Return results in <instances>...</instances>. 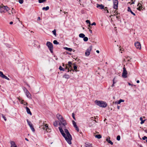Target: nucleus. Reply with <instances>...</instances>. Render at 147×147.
<instances>
[{
	"instance_id": "f8f14e48",
	"label": "nucleus",
	"mask_w": 147,
	"mask_h": 147,
	"mask_svg": "<svg viewBox=\"0 0 147 147\" xmlns=\"http://www.w3.org/2000/svg\"><path fill=\"white\" fill-rule=\"evenodd\" d=\"M135 46L137 49H140L141 48V45L140 43L138 42H136L134 44Z\"/></svg>"
},
{
	"instance_id": "2f4dec72",
	"label": "nucleus",
	"mask_w": 147,
	"mask_h": 147,
	"mask_svg": "<svg viewBox=\"0 0 147 147\" xmlns=\"http://www.w3.org/2000/svg\"><path fill=\"white\" fill-rule=\"evenodd\" d=\"M143 8V7L142 6V5H140L138 8H137V9L139 10L140 11L141 9H142V8Z\"/></svg>"
},
{
	"instance_id": "412c9836",
	"label": "nucleus",
	"mask_w": 147,
	"mask_h": 147,
	"mask_svg": "<svg viewBox=\"0 0 147 147\" xmlns=\"http://www.w3.org/2000/svg\"><path fill=\"white\" fill-rule=\"evenodd\" d=\"M85 147H93L92 144H91L90 143H85Z\"/></svg>"
},
{
	"instance_id": "052dcab7",
	"label": "nucleus",
	"mask_w": 147,
	"mask_h": 147,
	"mask_svg": "<svg viewBox=\"0 0 147 147\" xmlns=\"http://www.w3.org/2000/svg\"><path fill=\"white\" fill-rule=\"evenodd\" d=\"M120 106H119L118 105H117V108L118 109H120Z\"/></svg>"
},
{
	"instance_id": "1a4fd4ad",
	"label": "nucleus",
	"mask_w": 147,
	"mask_h": 147,
	"mask_svg": "<svg viewBox=\"0 0 147 147\" xmlns=\"http://www.w3.org/2000/svg\"><path fill=\"white\" fill-rule=\"evenodd\" d=\"M127 72L126 68L124 67H123V72L122 73V76L123 78H127Z\"/></svg>"
},
{
	"instance_id": "4c0bfd02",
	"label": "nucleus",
	"mask_w": 147,
	"mask_h": 147,
	"mask_svg": "<svg viewBox=\"0 0 147 147\" xmlns=\"http://www.w3.org/2000/svg\"><path fill=\"white\" fill-rule=\"evenodd\" d=\"M117 140L119 141L120 140V136L119 135H118L117 137Z\"/></svg>"
},
{
	"instance_id": "39448f33",
	"label": "nucleus",
	"mask_w": 147,
	"mask_h": 147,
	"mask_svg": "<svg viewBox=\"0 0 147 147\" xmlns=\"http://www.w3.org/2000/svg\"><path fill=\"white\" fill-rule=\"evenodd\" d=\"M9 9L7 6H0V12L1 13L5 12V10L6 11H8Z\"/></svg>"
},
{
	"instance_id": "423d86ee",
	"label": "nucleus",
	"mask_w": 147,
	"mask_h": 147,
	"mask_svg": "<svg viewBox=\"0 0 147 147\" xmlns=\"http://www.w3.org/2000/svg\"><path fill=\"white\" fill-rule=\"evenodd\" d=\"M40 128L44 130L45 131H47V132H48V130L50 129L47 124H46L45 125H41L40 127Z\"/></svg>"
},
{
	"instance_id": "37998d69",
	"label": "nucleus",
	"mask_w": 147,
	"mask_h": 147,
	"mask_svg": "<svg viewBox=\"0 0 147 147\" xmlns=\"http://www.w3.org/2000/svg\"><path fill=\"white\" fill-rule=\"evenodd\" d=\"M116 18L118 20H119L121 19V17L120 16H117Z\"/></svg>"
},
{
	"instance_id": "393cba45",
	"label": "nucleus",
	"mask_w": 147,
	"mask_h": 147,
	"mask_svg": "<svg viewBox=\"0 0 147 147\" xmlns=\"http://www.w3.org/2000/svg\"><path fill=\"white\" fill-rule=\"evenodd\" d=\"M140 120L141 121L140 124H142L144 123L145 121L146 120V119H145L144 120H143L142 118V117H141L140 118Z\"/></svg>"
},
{
	"instance_id": "6ab92c4d",
	"label": "nucleus",
	"mask_w": 147,
	"mask_h": 147,
	"mask_svg": "<svg viewBox=\"0 0 147 147\" xmlns=\"http://www.w3.org/2000/svg\"><path fill=\"white\" fill-rule=\"evenodd\" d=\"M64 48V49L70 52L72 51H73L74 52L75 51L74 50H73V49L71 48L65 47Z\"/></svg>"
},
{
	"instance_id": "de8ad7c7",
	"label": "nucleus",
	"mask_w": 147,
	"mask_h": 147,
	"mask_svg": "<svg viewBox=\"0 0 147 147\" xmlns=\"http://www.w3.org/2000/svg\"><path fill=\"white\" fill-rule=\"evenodd\" d=\"M142 139L143 140H145L146 139V136H144L142 137Z\"/></svg>"
},
{
	"instance_id": "864d4df0",
	"label": "nucleus",
	"mask_w": 147,
	"mask_h": 147,
	"mask_svg": "<svg viewBox=\"0 0 147 147\" xmlns=\"http://www.w3.org/2000/svg\"><path fill=\"white\" fill-rule=\"evenodd\" d=\"M88 27H89L88 28V29H91L92 28V26H91V25H90V26H88Z\"/></svg>"
},
{
	"instance_id": "8fccbe9b",
	"label": "nucleus",
	"mask_w": 147,
	"mask_h": 147,
	"mask_svg": "<svg viewBox=\"0 0 147 147\" xmlns=\"http://www.w3.org/2000/svg\"><path fill=\"white\" fill-rule=\"evenodd\" d=\"M11 12L12 14H13V13H16V12H15L14 10L13 11V10H11Z\"/></svg>"
},
{
	"instance_id": "a878e982",
	"label": "nucleus",
	"mask_w": 147,
	"mask_h": 147,
	"mask_svg": "<svg viewBox=\"0 0 147 147\" xmlns=\"http://www.w3.org/2000/svg\"><path fill=\"white\" fill-rule=\"evenodd\" d=\"M79 36L80 38H84L85 36V35L83 33H81L79 34Z\"/></svg>"
},
{
	"instance_id": "a211bd4d",
	"label": "nucleus",
	"mask_w": 147,
	"mask_h": 147,
	"mask_svg": "<svg viewBox=\"0 0 147 147\" xmlns=\"http://www.w3.org/2000/svg\"><path fill=\"white\" fill-rule=\"evenodd\" d=\"M127 11L129 12H130L134 16H136V14L131 10L130 8L129 7H128L127 8Z\"/></svg>"
},
{
	"instance_id": "69168bd1",
	"label": "nucleus",
	"mask_w": 147,
	"mask_h": 147,
	"mask_svg": "<svg viewBox=\"0 0 147 147\" xmlns=\"http://www.w3.org/2000/svg\"><path fill=\"white\" fill-rule=\"evenodd\" d=\"M25 140H26V141H29L28 140L27 138H25Z\"/></svg>"
},
{
	"instance_id": "7ed1b4c3",
	"label": "nucleus",
	"mask_w": 147,
	"mask_h": 147,
	"mask_svg": "<svg viewBox=\"0 0 147 147\" xmlns=\"http://www.w3.org/2000/svg\"><path fill=\"white\" fill-rule=\"evenodd\" d=\"M57 117L60 121V123L64 126V127L65 128V126L67 125V123L66 121L64 120L63 117L62 115L59 114H57Z\"/></svg>"
},
{
	"instance_id": "338daca9",
	"label": "nucleus",
	"mask_w": 147,
	"mask_h": 147,
	"mask_svg": "<svg viewBox=\"0 0 147 147\" xmlns=\"http://www.w3.org/2000/svg\"><path fill=\"white\" fill-rule=\"evenodd\" d=\"M144 131L146 133H147V129H145L144 130Z\"/></svg>"
},
{
	"instance_id": "4d7b16f0",
	"label": "nucleus",
	"mask_w": 147,
	"mask_h": 147,
	"mask_svg": "<svg viewBox=\"0 0 147 147\" xmlns=\"http://www.w3.org/2000/svg\"><path fill=\"white\" fill-rule=\"evenodd\" d=\"M139 5H141V3H138V4L137 5V6H139Z\"/></svg>"
},
{
	"instance_id": "f03ea898",
	"label": "nucleus",
	"mask_w": 147,
	"mask_h": 147,
	"mask_svg": "<svg viewBox=\"0 0 147 147\" xmlns=\"http://www.w3.org/2000/svg\"><path fill=\"white\" fill-rule=\"evenodd\" d=\"M94 102L96 105L101 107L105 108L107 106V102L102 100H96Z\"/></svg>"
},
{
	"instance_id": "ddd939ff",
	"label": "nucleus",
	"mask_w": 147,
	"mask_h": 147,
	"mask_svg": "<svg viewBox=\"0 0 147 147\" xmlns=\"http://www.w3.org/2000/svg\"><path fill=\"white\" fill-rule=\"evenodd\" d=\"M59 129L62 136L64 138H65V137L66 136V135L64 133L63 130L62 129L61 127H59Z\"/></svg>"
},
{
	"instance_id": "680f3d73",
	"label": "nucleus",
	"mask_w": 147,
	"mask_h": 147,
	"mask_svg": "<svg viewBox=\"0 0 147 147\" xmlns=\"http://www.w3.org/2000/svg\"><path fill=\"white\" fill-rule=\"evenodd\" d=\"M93 119H94V118L93 117H92L90 118V119H91V120H92L93 121H94Z\"/></svg>"
},
{
	"instance_id": "c9c22d12",
	"label": "nucleus",
	"mask_w": 147,
	"mask_h": 147,
	"mask_svg": "<svg viewBox=\"0 0 147 147\" xmlns=\"http://www.w3.org/2000/svg\"><path fill=\"white\" fill-rule=\"evenodd\" d=\"M52 33L55 36H56V31L55 29H54L52 31Z\"/></svg>"
},
{
	"instance_id": "79ce46f5",
	"label": "nucleus",
	"mask_w": 147,
	"mask_h": 147,
	"mask_svg": "<svg viewBox=\"0 0 147 147\" xmlns=\"http://www.w3.org/2000/svg\"><path fill=\"white\" fill-rule=\"evenodd\" d=\"M1 115H2V117L4 119V120L5 121H6L7 120L6 117L5 116H4V115L3 114H2Z\"/></svg>"
},
{
	"instance_id": "aec40b11",
	"label": "nucleus",
	"mask_w": 147,
	"mask_h": 147,
	"mask_svg": "<svg viewBox=\"0 0 147 147\" xmlns=\"http://www.w3.org/2000/svg\"><path fill=\"white\" fill-rule=\"evenodd\" d=\"M110 138H107L106 140L109 143L112 145L113 144V143L110 140Z\"/></svg>"
},
{
	"instance_id": "2eb2a0df",
	"label": "nucleus",
	"mask_w": 147,
	"mask_h": 147,
	"mask_svg": "<svg viewBox=\"0 0 147 147\" xmlns=\"http://www.w3.org/2000/svg\"><path fill=\"white\" fill-rule=\"evenodd\" d=\"M28 98H31V95L30 94L29 92L27 90H26V91L25 92Z\"/></svg>"
},
{
	"instance_id": "0eeeda50",
	"label": "nucleus",
	"mask_w": 147,
	"mask_h": 147,
	"mask_svg": "<svg viewBox=\"0 0 147 147\" xmlns=\"http://www.w3.org/2000/svg\"><path fill=\"white\" fill-rule=\"evenodd\" d=\"M113 8L115 9H117L118 5V1L117 0H113Z\"/></svg>"
},
{
	"instance_id": "774afa93",
	"label": "nucleus",
	"mask_w": 147,
	"mask_h": 147,
	"mask_svg": "<svg viewBox=\"0 0 147 147\" xmlns=\"http://www.w3.org/2000/svg\"><path fill=\"white\" fill-rule=\"evenodd\" d=\"M139 146L140 147H143V146H142V145L141 144H140L139 145Z\"/></svg>"
},
{
	"instance_id": "49530a36",
	"label": "nucleus",
	"mask_w": 147,
	"mask_h": 147,
	"mask_svg": "<svg viewBox=\"0 0 147 147\" xmlns=\"http://www.w3.org/2000/svg\"><path fill=\"white\" fill-rule=\"evenodd\" d=\"M72 123L73 125L76 124V122L74 120L72 121Z\"/></svg>"
},
{
	"instance_id": "a19ab883",
	"label": "nucleus",
	"mask_w": 147,
	"mask_h": 147,
	"mask_svg": "<svg viewBox=\"0 0 147 147\" xmlns=\"http://www.w3.org/2000/svg\"><path fill=\"white\" fill-rule=\"evenodd\" d=\"M72 116L74 119L75 120H76V118L75 117V114L74 113H72Z\"/></svg>"
},
{
	"instance_id": "6e6d98bb",
	"label": "nucleus",
	"mask_w": 147,
	"mask_h": 147,
	"mask_svg": "<svg viewBox=\"0 0 147 147\" xmlns=\"http://www.w3.org/2000/svg\"><path fill=\"white\" fill-rule=\"evenodd\" d=\"M89 31L90 33L92 34V30H90V29H89Z\"/></svg>"
},
{
	"instance_id": "c756f323",
	"label": "nucleus",
	"mask_w": 147,
	"mask_h": 147,
	"mask_svg": "<svg viewBox=\"0 0 147 147\" xmlns=\"http://www.w3.org/2000/svg\"><path fill=\"white\" fill-rule=\"evenodd\" d=\"M124 100H123L120 99L118 101H117V104H120L121 102H123Z\"/></svg>"
},
{
	"instance_id": "13d9d810",
	"label": "nucleus",
	"mask_w": 147,
	"mask_h": 147,
	"mask_svg": "<svg viewBox=\"0 0 147 147\" xmlns=\"http://www.w3.org/2000/svg\"><path fill=\"white\" fill-rule=\"evenodd\" d=\"M74 127L76 128V127H78V126H77V125H76V124L75 125H74Z\"/></svg>"
},
{
	"instance_id": "bf43d9fd",
	"label": "nucleus",
	"mask_w": 147,
	"mask_h": 147,
	"mask_svg": "<svg viewBox=\"0 0 147 147\" xmlns=\"http://www.w3.org/2000/svg\"><path fill=\"white\" fill-rule=\"evenodd\" d=\"M27 102H24V105H27Z\"/></svg>"
},
{
	"instance_id": "0e129e2a",
	"label": "nucleus",
	"mask_w": 147,
	"mask_h": 147,
	"mask_svg": "<svg viewBox=\"0 0 147 147\" xmlns=\"http://www.w3.org/2000/svg\"><path fill=\"white\" fill-rule=\"evenodd\" d=\"M96 52L98 53H99L100 52L98 50H96Z\"/></svg>"
},
{
	"instance_id": "9d476101",
	"label": "nucleus",
	"mask_w": 147,
	"mask_h": 147,
	"mask_svg": "<svg viewBox=\"0 0 147 147\" xmlns=\"http://www.w3.org/2000/svg\"><path fill=\"white\" fill-rule=\"evenodd\" d=\"M27 122L28 124L30 127V128L32 131L33 132H34L35 131V130L34 127L32 124L31 123V122L30 121H29V120L28 119H27Z\"/></svg>"
},
{
	"instance_id": "58836bf2",
	"label": "nucleus",
	"mask_w": 147,
	"mask_h": 147,
	"mask_svg": "<svg viewBox=\"0 0 147 147\" xmlns=\"http://www.w3.org/2000/svg\"><path fill=\"white\" fill-rule=\"evenodd\" d=\"M69 67L71 69L70 70H69L71 72L72 71H74V70L72 69V65H69Z\"/></svg>"
},
{
	"instance_id": "09e8293b",
	"label": "nucleus",
	"mask_w": 147,
	"mask_h": 147,
	"mask_svg": "<svg viewBox=\"0 0 147 147\" xmlns=\"http://www.w3.org/2000/svg\"><path fill=\"white\" fill-rule=\"evenodd\" d=\"M75 129L76 130H77L78 132L79 131V129L78 127L76 128Z\"/></svg>"
},
{
	"instance_id": "dca6fc26",
	"label": "nucleus",
	"mask_w": 147,
	"mask_h": 147,
	"mask_svg": "<svg viewBox=\"0 0 147 147\" xmlns=\"http://www.w3.org/2000/svg\"><path fill=\"white\" fill-rule=\"evenodd\" d=\"M27 113L30 115H32V113L30 111V109L27 107H25Z\"/></svg>"
},
{
	"instance_id": "e433bc0d",
	"label": "nucleus",
	"mask_w": 147,
	"mask_h": 147,
	"mask_svg": "<svg viewBox=\"0 0 147 147\" xmlns=\"http://www.w3.org/2000/svg\"><path fill=\"white\" fill-rule=\"evenodd\" d=\"M86 22L87 23H89V25L88 26H90V25H91V24H90V20H87L86 21Z\"/></svg>"
},
{
	"instance_id": "f257e3e1",
	"label": "nucleus",
	"mask_w": 147,
	"mask_h": 147,
	"mask_svg": "<svg viewBox=\"0 0 147 147\" xmlns=\"http://www.w3.org/2000/svg\"><path fill=\"white\" fill-rule=\"evenodd\" d=\"M65 132L67 136L65 137V138L67 142L69 144H71V140H72V137L71 135L67 129H64Z\"/></svg>"
},
{
	"instance_id": "b1692460",
	"label": "nucleus",
	"mask_w": 147,
	"mask_h": 147,
	"mask_svg": "<svg viewBox=\"0 0 147 147\" xmlns=\"http://www.w3.org/2000/svg\"><path fill=\"white\" fill-rule=\"evenodd\" d=\"M95 137L98 139H100L102 138V136L100 134L96 135L95 136Z\"/></svg>"
},
{
	"instance_id": "7c9ffc66",
	"label": "nucleus",
	"mask_w": 147,
	"mask_h": 147,
	"mask_svg": "<svg viewBox=\"0 0 147 147\" xmlns=\"http://www.w3.org/2000/svg\"><path fill=\"white\" fill-rule=\"evenodd\" d=\"M59 69L60 71H65V69L64 68H63L61 66H60L59 67Z\"/></svg>"
},
{
	"instance_id": "3c124183",
	"label": "nucleus",
	"mask_w": 147,
	"mask_h": 147,
	"mask_svg": "<svg viewBox=\"0 0 147 147\" xmlns=\"http://www.w3.org/2000/svg\"><path fill=\"white\" fill-rule=\"evenodd\" d=\"M131 1H132V3L131 4H134V3L135 0H131Z\"/></svg>"
},
{
	"instance_id": "f3484780",
	"label": "nucleus",
	"mask_w": 147,
	"mask_h": 147,
	"mask_svg": "<svg viewBox=\"0 0 147 147\" xmlns=\"http://www.w3.org/2000/svg\"><path fill=\"white\" fill-rule=\"evenodd\" d=\"M73 65H74L73 67L74 71V70L75 71L77 72L78 71L77 70V65H76L75 63H74L73 64Z\"/></svg>"
},
{
	"instance_id": "ea45409f",
	"label": "nucleus",
	"mask_w": 147,
	"mask_h": 147,
	"mask_svg": "<svg viewBox=\"0 0 147 147\" xmlns=\"http://www.w3.org/2000/svg\"><path fill=\"white\" fill-rule=\"evenodd\" d=\"M19 2L20 4H22L23 3L24 0H19Z\"/></svg>"
},
{
	"instance_id": "e2e57ef3",
	"label": "nucleus",
	"mask_w": 147,
	"mask_h": 147,
	"mask_svg": "<svg viewBox=\"0 0 147 147\" xmlns=\"http://www.w3.org/2000/svg\"><path fill=\"white\" fill-rule=\"evenodd\" d=\"M9 24H13V22H10Z\"/></svg>"
},
{
	"instance_id": "5fc2aeb1",
	"label": "nucleus",
	"mask_w": 147,
	"mask_h": 147,
	"mask_svg": "<svg viewBox=\"0 0 147 147\" xmlns=\"http://www.w3.org/2000/svg\"><path fill=\"white\" fill-rule=\"evenodd\" d=\"M128 85L129 86H132L133 85V84H131L129 82H128Z\"/></svg>"
},
{
	"instance_id": "bb28decb",
	"label": "nucleus",
	"mask_w": 147,
	"mask_h": 147,
	"mask_svg": "<svg viewBox=\"0 0 147 147\" xmlns=\"http://www.w3.org/2000/svg\"><path fill=\"white\" fill-rule=\"evenodd\" d=\"M49 7L48 6H47L46 7H43L42 8V9L43 10H45V11H47L48 10H49Z\"/></svg>"
},
{
	"instance_id": "603ef678",
	"label": "nucleus",
	"mask_w": 147,
	"mask_h": 147,
	"mask_svg": "<svg viewBox=\"0 0 147 147\" xmlns=\"http://www.w3.org/2000/svg\"><path fill=\"white\" fill-rule=\"evenodd\" d=\"M115 78H114L113 80V84H114L115 82Z\"/></svg>"
},
{
	"instance_id": "c03bdc74",
	"label": "nucleus",
	"mask_w": 147,
	"mask_h": 147,
	"mask_svg": "<svg viewBox=\"0 0 147 147\" xmlns=\"http://www.w3.org/2000/svg\"><path fill=\"white\" fill-rule=\"evenodd\" d=\"M68 65H72V63L71 61H69L68 62Z\"/></svg>"
},
{
	"instance_id": "4be33fe9",
	"label": "nucleus",
	"mask_w": 147,
	"mask_h": 147,
	"mask_svg": "<svg viewBox=\"0 0 147 147\" xmlns=\"http://www.w3.org/2000/svg\"><path fill=\"white\" fill-rule=\"evenodd\" d=\"M11 147H17L16 145L15 142L13 141H11Z\"/></svg>"
},
{
	"instance_id": "473e14b6",
	"label": "nucleus",
	"mask_w": 147,
	"mask_h": 147,
	"mask_svg": "<svg viewBox=\"0 0 147 147\" xmlns=\"http://www.w3.org/2000/svg\"><path fill=\"white\" fill-rule=\"evenodd\" d=\"M103 9L105 11H107V13H109V11L108 10V8L107 7H104V9Z\"/></svg>"
},
{
	"instance_id": "a18cd8bd",
	"label": "nucleus",
	"mask_w": 147,
	"mask_h": 147,
	"mask_svg": "<svg viewBox=\"0 0 147 147\" xmlns=\"http://www.w3.org/2000/svg\"><path fill=\"white\" fill-rule=\"evenodd\" d=\"M96 25V23L95 22H93L91 24V26H93V25Z\"/></svg>"
},
{
	"instance_id": "f704fd0d",
	"label": "nucleus",
	"mask_w": 147,
	"mask_h": 147,
	"mask_svg": "<svg viewBox=\"0 0 147 147\" xmlns=\"http://www.w3.org/2000/svg\"><path fill=\"white\" fill-rule=\"evenodd\" d=\"M83 38L85 42L87 41L88 40V38L87 37L85 36Z\"/></svg>"
},
{
	"instance_id": "4468645a",
	"label": "nucleus",
	"mask_w": 147,
	"mask_h": 147,
	"mask_svg": "<svg viewBox=\"0 0 147 147\" xmlns=\"http://www.w3.org/2000/svg\"><path fill=\"white\" fill-rule=\"evenodd\" d=\"M105 6L102 4H97L96 7L99 9H104Z\"/></svg>"
},
{
	"instance_id": "20e7f679",
	"label": "nucleus",
	"mask_w": 147,
	"mask_h": 147,
	"mask_svg": "<svg viewBox=\"0 0 147 147\" xmlns=\"http://www.w3.org/2000/svg\"><path fill=\"white\" fill-rule=\"evenodd\" d=\"M46 45L48 47L51 53H53V46L52 43L50 42L47 41L46 43Z\"/></svg>"
},
{
	"instance_id": "cd10ccee",
	"label": "nucleus",
	"mask_w": 147,
	"mask_h": 147,
	"mask_svg": "<svg viewBox=\"0 0 147 147\" xmlns=\"http://www.w3.org/2000/svg\"><path fill=\"white\" fill-rule=\"evenodd\" d=\"M58 121H55L53 123V125L55 127H57L58 125Z\"/></svg>"
},
{
	"instance_id": "6e6552de",
	"label": "nucleus",
	"mask_w": 147,
	"mask_h": 147,
	"mask_svg": "<svg viewBox=\"0 0 147 147\" xmlns=\"http://www.w3.org/2000/svg\"><path fill=\"white\" fill-rule=\"evenodd\" d=\"M92 46H90L87 49L85 52L86 55L87 56H88L90 54V52L91 51L92 49Z\"/></svg>"
},
{
	"instance_id": "9b49d317",
	"label": "nucleus",
	"mask_w": 147,
	"mask_h": 147,
	"mask_svg": "<svg viewBox=\"0 0 147 147\" xmlns=\"http://www.w3.org/2000/svg\"><path fill=\"white\" fill-rule=\"evenodd\" d=\"M0 77L3 78H4L8 80H10V79L9 78L4 75L3 72L1 71H0Z\"/></svg>"
},
{
	"instance_id": "72a5a7b5",
	"label": "nucleus",
	"mask_w": 147,
	"mask_h": 147,
	"mask_svg": "<svg viewBox=\"0 0 147 147\" xmlns=\"http://www.w3.org/2000/svg\"><path fill=\"white\" fill-rule=\"evenodd\" d=\"M53 43L55 45H58L59 43V42L56 40H54L53 41Z\"/></svg>"
},
{
	"instance_id": "5701e85b",
	"label": "nucleus",
	"mask_w": 147,
	"mask_h": 147,
	"mask_svg": "<svg viewBox=\"0 0 147 147\" xmlns=\"http://www.w3.org/2000/svg\"><path fill=\"white\" fill-rule=\"evenodd\" d=\"M63 78H65L67 79H69L70 78V76L68 75L65 74L63 76Z\"/></svg>"
},
{
	"instance_id": "c85d7f7f",
	"label": "nucleus",
	"mask_w": 147,
	"mask_h": 147,
	"mask_svg": "<svg viewBox=\"0 0 147 147\" xmlns=\"http://www.w3.org/2000/svg\"><path fill=\"white\" fill-rule=\"evenodd\" d=\"M65 70H67V72H69L70 71L69 68L67 67V65H65Z\"/></svg>"
}]
</instances>
